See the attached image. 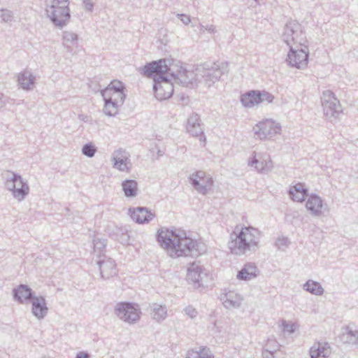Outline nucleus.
<instances>
[{
	"mask_svg": "<svg viewBox=\"0 0 358 358\" xmlns=\"http://www.w3.org/2000/svg\"><path fill=\"white\" fill-rule=\"evenodd\" d=\"M185 358H213L210 350L206 347H199L187 352Z\"/></svg>",
	"mask_w": 358,
	"mask_h": 358,
	"instance_id": "f704fd0d",
	"label": "nucleus"
},
{
	"mask_svg": "<svg viewBox=\"0 0 358 358\" xmlns=\"http://www.w3.org/2000/svg\"><path fill=\"white\" fill-rule=\"evenodd\" d=\"M83 7L86 11L92 12L94 3L92 0H83Z\"/></svg>",
	"mask_w": 358,
	"mask_h": 358,
	"instance_id": "de8ad7c7",
	"label": "nucleus"
},
{
	"mask_svg": "<svg viewBox=\"0 0 358 358\" xmlns=\"http://www.w3.org/2000/svg\"><path fill=\"white\" fill-rule=\"evenodd\" d=\"M258 91H250L241 96V101L245 107L250 108L259 103Z\"/></svg>",
	"mask_w": 358,
	"mask_h": 358,
	"instance_id": "72a5a7b5",
	"label": "nucleus"
},
{
	"mask_svg": "<svg viewBox=\"0 0 358 358\" xmlns=\"http://www.w3.org/2000/svg\"><path fill=\"white\" fill-rule=\"evenodd\" d=\"M255 134L261 140L272 139L281 133L280 124L272 119L259 122L254 128Z\"/></svg>",
	"mask_w": 358,
	"mask_h": 358,
	"instance_id": "f8f14e48",
	"label": "nucleus"
},
{
	"mask_svg": "<svg viewBox=\"0 0 358 358\" xmlns=\"http://www.w3.org/2000/svg\"><path fill=\"white\" fill-rule=\"evenodd\" d=\"M129 214L132 220L138 224L148 223L155 217V214L146 207L130 208Z\"/></svg>",
	"mask_w": 358,
	"mask_h": 358,
	"instance_id": "f3484780",
	"label": "nucleus"
},
{
	"mask_svg": "<svg viewBox=\"0 0 358 358\" xmlns=\"http://www.w3.org/2000/svg\"><path fill=\"white\" fill-rule=\"evenodd\" d=\"M281 38L289 47L294 45H304L307 42L302 26L295 20H289L285 24Z\"/></svg>",
	"mask_w": 358,
	"mask_h": 358,
	"instance_id": "0eeeda50",
	"label": "nucleus"
},
{
	"mask_svg": "<svg viewBox=\"0 0 358 358\" xmlns=\"http://www.w3.org/2000/svg\"><path fill=\"white\" fill-rule=\"evenodd\" d=\"M96 148L92 143H86L83 146L82 153L87 157H93L96 152Z\"/></svg>",
	"mask_w": 358,
	"mask_h": 358,
	"instance_id": "58836bf2",
	"label": "nucleus"
},
{
	"mask_svg": "<svg viewBox=\"0 0 358 358\" xmlns=\"http://www.w3.org/2000/svg\"><path fill=\"white\" fill-rule=\"evenodd\" d=\"M3 178L5 187L12 192L13 198L18 201H23L29 192L27 181L24 180L20 175L10 171H7Z\"/></svg>",
	"mask_w": 358,
	"mask_h": 358,
	"instance_id": "423d86ee",
	"label": "nucleus"
},
{
	"mask_svg": "<svg viewBox=\"0 0 358 358\" xmlns=\"http://www.w3.org/2000/svg\"><path fill=\"white\" fill-rule=\"evenodd\" d=\"M31 313L39 320H43L48 313L45 299L43 296H36L30 302Z\"/></svg>",
	"mask_w": 358,
	"mask_h": 358,
	"instance_id": "412c9836",
	"label": "nucleus"
},
{
	"mask_svg": "<svg viewBox=\"0 0 358 358\" xmlns=\"http://www.w3.org/2000/svg\"><path fill=\"white\" fill-rule=\"evenodd\" d=\"M189 182L199 193L205 195L211 189L213 180L210 175L203 171H197L189 176Z\"/></svg>",
	"mask_w": 358,
	"mask_h": 358,
	"instance_id": "ddd939ff",
	"label": "nucleus"
},
{
	"mask_svg": "<svg viewBox=\"0 0 358 358\" xmlns=\"http://www.w3.org/2000/svg\"><path fill=\"white\" fill-rule=\"evenodd\" d=\"M228 70L227 62L205 63L196 68V76L199 83H203L206 87H210L218 82Z\"/></svg>",
	"mask_w": 358,
	"mask_h": 358,
	"instance_id": "20e7f679",
	"label": "nucleus"
},
{
	"mask_svg": "<svg viewBox=\"0 0 358 358\" xmlns=\"http://www.w3.org/2000/svg\"><path fill=\"white\" fill-rule=\"evenodd\" d=\"M13 13L8 9H1L0 10V18L2 22L6 23H9L13 21Z\"/></svg>",
	"mask_w": 358,
	"mask_h": 358,
	"instance_id": "a19ab883",
	"label": "nucleus"
},
{
	"mask_svg": "<svg viewBox=\"0 0 358 358\" xmlns=\"http://www.w3.org/2000/svg\"><path fill=\"white\" fill-rule=\"evenodd\" d=\"M121 185L126 197L134 198L136 196L138 192V183L135 180H123Z\"/></svg>",
	"mask_w": 358,
	"mask_h": 358,
	"instance_id": "473e14b6",
	"label": "nucleus"
},
{
	"mask_svg": "<svg viewBox=\"0 0 358 358\" xmlns=\"http://www.w3.org/2000/svg\"><path fill=\"white\" fill-rule=\"evenodd\" d=\"M104 106L103 111L104 114L109 117L115 116L117 114L119 108L122 105H116L115 102L110 101L109 100L103 99Z\"/></svg>",
	"mask_w": 358,
	"mask_h": 358,
	"instance_id": "e433bc0d",
	"label": "nucleus"
},
{
	"mask_svg": "<svg viewBox=\"0 0 358 358\" xmlns=\"http://www.w3.org/2000/svg\"><path fill=\"white\" fill-rule=\"evenodd\" d=\"M129 152L122 148L115 150L111 156V162H113V168L120 171L129 172Z\"/></svg>",
	"mask_w": 358,
	"mask_h": 358,
	"instance_id": "2eb2a0df",
	"label": "nucleus"
},
{
	"mask_svg": "<svg viewBox=\"0 0 358 358\" xmlns=\"http://www.w3.org/2000/svg\"><path fill=\"white\" fill-rule=\"evenodd\" d=\"M176 15L181 20V22L185 25H187L191 22V19H190L189 15H187L186 14H179V13H178Z\"/></svg>",
	"mask_w": 358,
	"mask_h": 358,
	"instance_id": "09e8293b",
	"label": "nucleus"
},
{
	"mask_svg": "<svg viewBox=\"0 0 358 358\" xmlns=\"http://www.w3.org/2000/svg\"><path fill=\"white\" fill-rule=\"evenodd\" d=\"M282 326L283 328V331L285 332L292 334L295 331L294 324L292 322H287L285 320H282Z\"/></svg>",
	"mask_w": 358,
	"mask_h": 358,
	"instance_id": "49530a36",
	"label": "nucleus"
},
{
	"mask_svg": "<svg viewBox=\"0 0 358 358\" xmlns=\"http://www.w3.org/2000/svg\"><path fill=\"white\" fill-rule=\"evenodd\" d=\"M258 94L260 96L259 103L266 101L268 103H272L274 99V96L269 92H259L258 91Z\"/></svg>",
	"mask_w": 358,
	"mask_h": 358,
	"instance_id": "79ce46f5",
	"label": "nucleus"
},
{
	"mask_svg": "<svg viewBox=\"0 0 358 358\" xmlns=\"http://www.w3.org/2000/svg\"><path fill=\"white\" fill-rule=\"evenodd\" d=\"M76 358H90V355L89 353L86 352H79L77 355Z\"/></svg>",
	"mask_w": 358,
	"mask_h": 358,
	"instance_id": "3c124183",
	"label": "nucleus"
},
{
	"mask_svg": "<svg viewBox=\"0 0 358 358\" xmlns=\"http://www.w3.org/2000/svg\"><path fill=\"white\" fill-rule=\"evenodd\" d=\"M145 65L142 69L143 74L149 78H153V90L155 96L158 100H166L169 99L173 93V83H175L170 75L166 72L155 71L150 74L145 73Z\"/></svg>",
	"mask_w": 358,
	"mask_h": 358,
	"instance_id": "39448f33",
	"label": "nucleus"
},
{
	"mask_svg": "<svg viewBox=\"0 0 358 358\" xmlns=\"http://www.w3.org/2000/svg\"><path fill=\"white\" fill-rule=\"evenodd\" d=\"M223 306L227 309L239 308L242 304L243 298L234 291H228L222 293L220 296Z\"/></svg>",
	"mask_w": 358,
	"mask_h": 358,
	"instance_id": "dca6fc26",
	"label": "nucleus"
},
{
	"mask_svg": "<svg viewBox=\"0 0 358 358\" xmlns=\"http://www.w3.org/2000/svg\"><path fill=\"white\" fill-rule=\"evenodd\" d=\"M66 3H69V0H45V5H53V4H66Z\"/></svg>",
	"mask_w": 358,
	"mask_h": 358,
	"instance_id": "8fccbe9b",
	"label": "nucleus"
},
{
	"mask_svg": "<svg viewBox=\"0 0 358 358\" xmlns=\"http://www.w3.org/2000/svg\"><path fill=\"white\" fill-rule=\"evenodd\" d=\"M157 241L171 258L199 256L206 252L204 244L180 229H162L158 231Z\"/></svg>",
	"mask_w": 358,
	"mask_h": 358,
	"instance_id": "f257e3e1",
	"label": "nucleus"
},
{
	"mask_svg": "<svg viewBox=\"0 0 358 358\" xmlns=\"http://www.w3.org/2000/svg\"><path fill=\"white\" fill-rule=\"evenodd\" d=\"M208 31L210 34H214L217 31L216 27L213 24H200V33L203 34L205 31Z\"/></svg>",
	"mask_w": 358,
	"mask_h": 358,
	"instance_id": "a18cd8bd",
	"label": "nucleus"
},
{
	"mask_svg": "<svg viewBox=\"0 0 358 358\" xmlns=\"http://www.w3.org/2000/svg\"><path fill=\"white\" fill-rule=\"evenodd\" d=\"M114 313L122 321L129 324L137 323L141 315L139 306L130 302H119L114 308Z\"/></svg>",
	"mask_w": 358,
	"mask_h": 358,
	"instance_id": "6e6552de",
	"label": "nucleus"
},
{
	"mask_svg": "<svg viewBox=\"0 0 358 358\" xmlns=\"http://www.w3.org/2000/svg\"><path fill=\"white\" fill-rule=\"evenodd\" d=\"M290 241L287 237L280 236L275 241V246L278 250L285 251L290 245Z\"/></svg>",
	"mask_w": 358,
	"mask_h": 358,
	"instance_id": "ea45409f",
	"label": "nucleus"
},
{
	"mask_svg": "<svg viewBox=\"0 0 358 358\" xmlns=\"http://www.w3.org/2000/svg\"><path fill=\"white\" fill-rule=\"evenodd\" d=\"M344 343L349 345H358V327L355 324H349L343 329L341 336Z\"/></svg>",
	"mask_w": 358,
	"mask_h": 358,
	"instance_id": "cd10ccee",
	"label": "nucleus"
},
{
	"mask_svg": "<svg viewBox=\"0 0 358 358\" xmlns=\"http://www.w3.org/2000/svg\"><path fill=\"white\" fill-rule=\"evenodd\" d=\"M78 36L72 31H64L62 34V44L68 52H71L73 47L78 43Z\"/></svg>",
	"mask_w": 358,
	"mask_h": 358,
	"instance_id": "2f4dec72",
	"label": "nucleus"
},
{
	"mask_svg": "<svg viewBox=\"0 0 358 358\" xmlns=\"http://www.w3.org/2000/svg\"><path fill=\"white\" fill-rule=\"evenodd\" d=\"M287 62L292 67L298 69H306L308 62V48L306 43L304 45H294L289 46Z\"/></svg>",
	"mask_w": 358,
	"mask_h": 358,
	"instance_id": "9b49d317",
	"label": "nucleus"
},
{
	"mask_svg": "<svg viewBox=\"0 0 358 358\" xmlns=\"http://www.w3.org/2000/svg\"><path fill=\"white\" fill-rule=\"evenodd\" d=\"M101 94L103 99L115 102L116 105L122 106L126 98L124 92L120 90L104 89L101 91Z\"/></svg>",
	"mask_w": 358,
	"mask_h": 358,
	"instance_id": "c85d7f7f",
	"label": "nucleus"
},
{
	"mask_svg": "<svg viewBox=\"0 0 358 358\" xmlns=\"http://www.w3.org/2000/svg\"><path fill=\"white\" fill-rule=\"evenodd\" d=\"M149 311L151 318L161 323L168 317V309L165 304L152 303L149 306Z\"/></svg>",
	"mask_w": 358,
	"mask_h": 358,
	"instance_id": "a878e982",
	"label": "nucleus"
},
{
	"mask_svg": "<svg viewBox=\"0 0 358 358\" xmlns=\"http://www.w3.org/2000/svg\"><path fill=\"white\" fill-rule=\"evenodd\" d=\"M260 0H253L251 3H250V6L255 7L257 4L259 3Z\"/></svg>",
	"mask_w": 358,
	"mask_h": 358,
	"instance_id": "603ef678",
	"label": "nucleus"
},
{
	"mask_svg": "<svg viewBox=\"0 0 358 358\" xmlns=\"http://www.w3.org/2000/svg\"><path fill=\"white\" fill-rule=\"evenodd\" d=\"M262 233L251 226H236L230 235L228 248L234 255L241 256L255 252L260 248Z\"/></svg>",
	"mask_w": 358,
	"mask_h": 358,
	"instance_id": "f03ea898",
	"label": "nucleus"
},
{
	"mask_svg": "<svg viewBox=\"0 0 358 358\" xmlns=\"http://www.w3.org/2000/svg\"><path fill=\"white\" fill-rule=\"evenodd\" d=\"M306 207L310 214L319 217L322 214L323 209H325L327 204L323 203V200L317 194H312L308 196Z\"/></svg>",
	"mask_w": 358,
	"mask_h": 358,
	"instance_id": "aec40b11",
	"label": "nucleus"
},
{
	"mask_svg": "<svg viewBox=\"0 0 358 358\" xmlns=\"http://www.w3.org/2000/svg\"><path fill=\"white\" fill-rule=\"evenodd\" d=\"M201 120L199 115L192 114L187 120V131L192 136H203V130L201 125Z\"/></svg>",
	"mask_w": 358,
	"mask_h": 358,
	"instance_id": "393cba45",
	"label": "nucleus"
},
{
	"mask_svg": "<svg viewBox=\"0 0 358 358\" xmlns=\"http://www.w3.org/2000/svg\"><path fill=\"white\" fill-rule=\"evenodd\" d=\"M36 76L29 71L24 70L17 74V85L25 91H31L35 87Z\"/></svg>",
	"mask_w": 358,
	"mask_h": 358,
	"instance_id": "5701e85b",
	"label": "nucleus"
},
{
	"mask_svg": "<svg viewBox=\"0 0 358 358\" xmlns=\"http://www.w3.org/2000/svg\"><path fill=\"white\" fill-rule=\"evenodd\" d=\"M258 269L255 264H246L237 274V278L241 280H250L257 275Z\"/></svg>",
	"mask_w": 358,
	"mask_h": 358,
	"instance_id": "7c9ffc66",
	"label": "nucleus"
},
{
	"mask_svg": "<svg viewBox=\"0 0 358 358\" xmlns=\"http://www.w3.org/2000/svg\"><path fill=\"white\" fill-rule=\"evenodd\" d=\"M322 105L324 116L331 122L336 120L342 113V106L334 94L329 91H324L321 97Z\"/></svg>",
	"mask_w": 358,
	"mask_h": 358,
	"instance_id": "9d476101",
	"label": "nucleus"
},
{
	"mask_svg": "<svg viewBox=\"0 0 358 358\" xmlns=\"http://www.w3.org/2000/svg\"><path fill=\"white\" fill-rule=\"evenodd\" d=\"M168 62L170 63L169 61L166 59H160L148 63L145 65V73L150 74V73L155 71L166 72V73L171 76L175 83L181 84L185 87H192L194 86V84L197 82L199 83L196 70L195 72L187 71L178 64H168Z\"/></svg>",
	"mask_w": 358,
	"mask_h": 358,
	"instance_id": "7ed1b4c3",
	"label": "nucleus"
},
{
	"mask_svg": "<svg viewBox=\"0 0 358 358\" xmlns=\"http://www.w3.org/2000/svg\"><path fill=\"white\" fill-rule=\"evenodd\" d=\"M2 98H3V94L1 93H0V108H2L5 105V103L3 101Z\"/></svg>",
	"mask_w": 358,
	"mask_h": 358,
	"instance_id": "864d4df0",
	"label": "nucleus"
},
{
	"mask_svg": "<svg viewBox=\"0 0 358 358\" xmlns=\"http://www.w3.org/2000/svg\"><path fill=\"white\" fill-rule=\"evenodd\" d=\"M303 288L306 292L316 296H322L324 292V288L320 282L312 280H307L306 282L303 284Z\"/></svg>",
	"mask_w": 358,
	"mask_h": 358,
	"instance_id": "c9c22d12",
	"label": "nucleus"
},
{
	"mask_svg": "<svg viewBox=\"0 0 358 358\" xmlns=\"http://www.w3.org/2000/svg\"><path fill=\"white\" fill-rule=\"evenodd\" d=\"M281 345L274 338H268L262 351L263 358H284L280 350Z\"/></svg>",
	"mask_w": 358,
	"mask_h": 358,
	"instance_id": "4be33fe9",
	"label": "nucleus"
},
{
	"mask_svg": "<svg viewBox=\"0 0 358 358\" xmlns=\"http://www.w3.org/2000/svg\"><path fill=\"white\" fill-rule=\"evenodd\" d=\"M69 4L46 5V13L55 26L62 28L69 22L71 14Z\"/></svg>",
	"mask_w": 358,
	"mask_h": 358,
	"instance_id": "1a4fd4ad",
	"label": "nucleus"
},
{
	"mask_svg": "<svg viewBox=\"0 0 358 358\" xmlns=\"http://www.w3.org/2000/svg\"><path fill=\"white\" fill-rule=\"evenodd\" d=\"M13 295L15 301L27 304L36 296L32 289L27 285L21 284L13 289Z\"/></svg>",
	"mask_w": 358,
	"mask_h": 358,
	"instance_id": "a211bd4d",
	"label": "nucleus"
},
{
	"mask_svg": "<svg viewBox=\"0 0 358 358\" xmlns=\"http://www.w3.org/2000/svg\"><path fill=\"white\" fill-rule=\"evenodd\" d=\"M106 89L120 90L124 92L125 88L124 84L122 82L119 80H113Z\"/></svg>",
	"mask_w": 358,
	"mask_h": 358,
	"instance_id": "37998d69",
	"label": "nucleus"
},
{
	"mask_svg": "<svg viewBox=\"0 0 358 358\" xmlns=\"http://www.w3.org/2000/svg\"><path fill=\"white\" fill-rule=\"evenodd\" d=\"M289 194L294 201L301 203L308 196V189L304 183L298 182L290 187Z\"/></svg>",
	"mask_w": 358,
	"mask_h": 358,
	"instance_id": "c756f323",
	"label": "nucleus"
},
{
	"mask_svg": "<svg viewBox=\"0 0 358 358\" xmlns=\"http://www.w3.org/2000/svg\"><path fill=\"white\" fill-rule=\"evenodd\" d=\"M102 278L108 279L116 275L115 263L111 258L105 257L97 262Z\"/></svg>",
	"mask_w": 358,
	"mask_h": 358,
	"instance_id": "b1692460",
	"label": "nucleus"
},
{
	"mask_svg": "<svg viewBox=\"0 0 358 358\" xmlns=\"http://www.w3.org/2000/svg\"><path fill=\"white\" fill-rule=\"evenodd\" d=\"M86 116L83 115H79V118L82 120H84L85 121V119Z\"/></svg>",
	"mask_w": 358,
	"mask_h": 358,
	"instance_id": "5fc2aeb1",
	"label": "nucleus"
},
{
	"mask_svg": "<svg viewBox=\"0 0 358 358\" xmlns=\"http://www.w3.org/2000/svg\"><path fill=\"white\" fill-rule=\"evenodd\" d=\"M94 252L96 253L99 257H101L103 252L106 245V241L103 238H94Z\"/></svg>",
	"mask_w": 358,
	"mask_h": 358,
	"instance_id": "4c0bfd02",
	"label": "nucleus"
},
{
	"mask_svg": "<svg viewBox=\"0 0 358 358\" xmlns=\"http://www.w3.org/2000/svg\"><path fill=\"white\" fill-rule=\"evenodd\" d=\"M331 353L332 348L331 345L325 341L314 343L309 350L310 358H329Z\"/></svg>",
	"mask_w": 358,
	"mask_h": 358,
	"instance_id": "6ab92c4d",
	"label": "nucleus"
},
{
	"mask_svg": "<svg viewBox=\"0 0 358 358\" xmlns=\"http://www.w3.org/2000/svg\"><path fill=\"white\" fill-rule=\"evenodd\" d=\"M42 358H50V357H43Z\"/></svg>",
	"mask_w": 358,
	"mask_h": 358,
	"instance_id": "6e6d98bb",
	"label": "nucleus"
},
{
	"mask_svg": "<svg viewBox=\"0 0 358 358\" xmlns=\"http://www.w3.org/2000/svg\"><path fill=\"white\" fill-rule=\"evenodd\" d=\"M206 276L204 269L199 262H193L187 268V278L194 284H199Z\"/></svg>",
	"mask_w": 358,
	"mask_h": 358,
	"instance_id": "bb28decb",
	"label": "nucleus"
},
{
	"mask_svg": "<svg viewBox=\"0 0 358 358\" xmlns=\"http://www.w3.org/2000/svg\"><path fill=\"white\" fill-rule=\"evenodd\" d=\"M248 165L255 167V170L261 174H267L273 168V162L268 155H262L253 152L252 156L248 160Z\"/></svg>",
	"mask_w": 358,
	"mask_h": 358,
	"instance_id": "4468645a",
	"label": "nucleus"
},
{
	"mask_svg": "<svg viewBox=\"0 0 358 358\" xmlns=\"http://www.w3.org/2000/svg\"><path fill=\"white\" fill-rule=\"evenodd\" d=\"M183 311L191 319H194L198 315V312L196 310L195 308H194L192 306H187L183 309Z\"/></svg>",
	"mask_w": 358,
	"mask_h": 358,
	"instance_id": "c03bdc74",
	"label": "nucleus"
}]
</instances>
